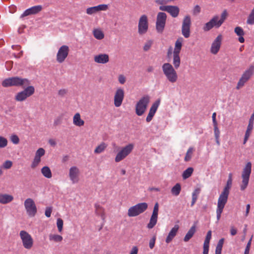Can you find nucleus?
<instances>
[{
  "label": "nucleus",
  "mask_w": 254,
  "mask_h": 254,
  "mask_svg": "<svg viewBox=\"0 0 254 254\" xmlns=\"http://www.w3.org/2000/svg\"><path fill=\"white\" fill-rule=\"evenodd\" d=\"M232 185V174L230 173L228 176V179L227 182V184L224 187L223 191L220 194L217 202V206L216 209V216L217 220L219 221L221 218V213L223 212V209L227 202L228 196L230 192V190Z\"/></svg>",
  "instance_id": "nucleus-1"
},
{
  "label": "nucleus",
  "mask_w": 254,
  "mask_h": 254,
  "mask_svg": "<svg viewBox=\"0 0 254 254\" xmlns=\"http://www.w3.org/2000/svg\"><path fill=\"white\" fill-rule=\"evenodd\" d=\"M175 68L168 63L164 64L162 66L163 74L167 80L172 83H175L178 79V75Z\"/></svg>",
  "instance_id": "nucleus-2"
},
{
  "label": "nucleus",
  "mask_w": 254,
  "mask_h": 254,
  "mask_svg": "<svg viewBox=\"0 0 254 254\" xmlns=\"http://www.w3.org/2000/svg\"><path fill=\"white\" fill-rule=\"evenodd\" d=\"M30 84V81L27 78H22L15 76L5 79L2 82V86H26Z\"/></svg>",
  "instance_id": "nucleus-3"
},
{
  "label": "nucleus",
  "mask_w": 254,
  "mask_h": 254,
  "mask_svg": "<svg viewBox=\"0 0 254 254\" xmlns=\"http://www.w3.org/2000/svg\"><path fill=\"white\" fill-rule=\"evenodd\" d=\"M183 42L184 39L182 37H179L177 39L175 43V47L173 53V64L174 65L173 67L176 69H178L181 64L180 53L183 46Z\"/></svg>",
  "instance_id": "nucleus-4"
},
{
  "label": "nucleus",
  "mask_w": 254,
  "mask_h": 254,
  "mask_svg": "<svg viewBox=\"0 0 254 254\" xmlns=\"http://www.w3.org/2000/svg\"><path fill=\"white\" fill-rule=\"evenodd\" d=\"M252 172V163L248 162L245 165L242 173V182L240 186L241 190H244L248 187Z\"/></svg>",
  "instance_id": "nucleus-5"
},
{
  "label": "nucleus",
  "mask_w": 254,
  "mask_h": 254,
  "mask_svg": "<svg viewBox=\"0 0 254 254\" xmlns=\"http://www.w3.org/2000/svg\"><path fill=\"white\" fill-rule=\"evenodd\" d=\"M150 102V97L148 95L141 98L135 105V113L137 115L142 116L146 111Z\"/></svg>",
  "instance_id": "nucleus-6"
},
{
  "label": "nucleus",
  "mask_w": 254,
  "mask_h": 254,
  "mask_svg": "<svg viewBox=\"0 0 254 254\" xmlns=\"http://www.w3.org/2000/svg\"><path fill=\"white\" fill-rule=\"evenodd\" d=\"M148 208V204L146 202L138 203L130 207L127 212L129 217H135L144 212Z\"/></svg>",
  "instance_id": "nucleus-7"
},
{
  "label": "nucleus",
  "mask_w": 254,
  "mask_h": 254,
  "mask_svg": "<svg viewBox=\"0 0 254 254\" xmlns=\"http://www.w3.org/2000/svg\"><path fill=\"white\" fill-rule=\"evenodd\" d=\"M24 205L28 216L30 217H34L37 212L34 201L32 198H27L24 202Z\"/></svg>",
  "instance_id": "nucleus-8"
},
{
  "label": "nucleus",
  "mask_w": 254,
  "mask_h": 254,
  "mask_svg": "<svg viewBox=\"0 0 254 254\" xmlns=\"http://www.w3.org/2000/svg\"><path fill=\"white\" fill-rule=\"evenodd\" d=\"M19 236L23 247L27 250H30L34 244L31 236L26 231L22 230L19 233Z\"/></svg>",
  "instance_id": "nucleus-9"
},
{
  "label": "nucleus",
  "mask_w": 254,
  "mask_h": 254,
  "mask_svg": "<svg viewBox=\"0 0 254 254\" xmlns=\"http://www.w3.org/2000/svg\"><path fill=\"white\" fill-rule=\"evenodd\" d=\"M191 24L190 16L189 15L185 16L182 22L181 31L182 35L186 38H188L190 36Z\"/></svg>",
  "instance_id": "nucleus-10"
},
{
  "label": "nucleus",
  "mask_w": 254,
  "mask_h": 254,
  "mask_svg": "<svg viewBox=\"0 0 254 254\" xmlns=\"http://www.w3.org/2000/svg\"><path fill=\"white\" fill-rule=\"evenodd\" d=\"M133 148L134 145L132 143H129L123 147L122 149L117 153L115 159V162H119L125 159L131 152Z\"/></svg>",
  "instance_id": "nucleus-11"
},
{
  "label": "nucleus",
  "mask_w": 254,
  "mask_h": 254,
  "mask_svg": "<svg viewBox=\"0 0 254 254\" xmlns=\"http://www.w3.org/2000/svg\"><path fill=\"white\" fill-rule=\"evenodd\" d=\"M167 19V15L163 12H159L157 15L156 29L157 32L162 33L164 29Z\"/></svg>",
  "instance_id": "nucleus-12"
},
{
  "label": "nucleus",
  "mask_w": 254,
  "mask_h": 254,
  "mask_svg": "<svg viewBox=\"0 0 254 254\" xmlns=\"http://www.w3.org/2000/svg\"><path fill=\"white\" fill-rule=\"evenodd\" d=\"M34 87L32 86H28L24 90L18 93L15 97V99L18 101H22L27 97L34 94Z\"/></svg>",
  "instance_id": "nucleus-13"
},
{
  "label": "nucleus",
  "mask_w": 254,
  "mask_h": 254,
  "mask_svg": "<svg viewBox=\"0 0 254 254\" xmlns=\"http://www.w3.org/2000/svg\"><path fill=\"white\" fill-rule=\"evenodd\" d=\"M148 29V18L146 15L140 16L138 25V32L140 35L145 34Z\"/></svg>",
  "instance_id": "nucleus-14"
},
{
  "label": "nucleus",
  "mask_w": 254,
  "mask_h": 254,
  "mask_svg": "<svg viewBox=\"0 0 254 254\" xmlns=\"http://www.w3.org/2000/svg\"><path fill=\"white\" fill-rule=\"evenodd\" d=\"M69 51V47L66 45L61 46L57 54V61L59 63H63L67 58Z\"/></svg>",
  "instance_id": "nucleus-15"
},
{
  "label": "nucleus",
  "mask_w": 254,
  "mask_h": 254,
  "mask_svg": "<svg viewBox=\"0 0 254 254\" xmlns=\"http://www.w3.org/2000/svg\"><path fill=\"white\" fill-rule=\"evenodd\" d=\"M159 9L167 12L174 18L178 17L180 12L179 7L175 5H161L159 7Z\"/></svg>",
  "instance_id": "nucleus-16"
},
{
  "label": "nucleus",
  "mask_w": 254,
  "mask_h": 254,
  "mask_svg": "<svg viewBox=\"0 0 254 254\" xmlns=\"http://www.w3.org/2000/svg\"><path fill=\"white\" fill-rule=\"evenodd\" d=\"M125 96L124 90L119 88L117 89L114 97V104L116 107H119L122 104Z\"/></svg>",
  "instance_id": "nucleus-17"
},
{
  "label": "nucleus",
  "mask_w": 254,
  "mask_h": 254,
  "mask_svg": "<svg viewBox=\"0 0 254 254\" xmlns=\"http://www.w3.org/2000/svg\"><path fill=\"white\" fill-rule=\"evenodd\" d=\"M158 211L159 204L158 202H156L154 205L153 212L150 217L149 222L147 224V227L148 229L153 228L156 224L158 219Z\"/></svg>",
  "instance_id": "nucleus-18"
},
{
  "label": "nucleus",
  "mask_w": 254,
  "mask_h": 254,
  "mask_svg": "<svg viewBox=\"0 0 254 254\" xmlns=\"http://www.w3.org/2000/svg\"><path fill=\"white\" fill-rule=\"evenodd\" d=\"M222 37L221 35H218L212 43L210 52L212 54L216 55L219 52L222 42Z\"/></svg>",
  "instance_id": "nucleus-19"
},
{
  "label": "nucleus",
  "mask_w": 254,
  "mask_h": 254,
  "mask_svg": "<svg viewBox=\"0 0 254 254\" xmlns=\"http://www.w3.org/2000/svg\"><path fill=\"white\" fill-rule=\"evenodd\" d=\"M43 8V6L41 5L32 6L25 10L20 17H24L28 15L37 14L41 11Z\"/></svg>",
  "instance_id": "nucleus-20"
},
{
  "label": "nucleus",
  "mask_w": 254,
  "mask_h": 254,
  "mask_svg": "<svg viewBox=\"0 0 254 254\" xmlns=\"http://www.w3.org/2000/svg\"><path fill=\"white\" fill-rule=\"evenodd\" d=\"M45 151L42 148H39L35 153V156L31 165L33 169L36 168L41 161V157L45 154Z\"/></svg>",
  "instance_id": "nucleus-21"
},
{
  "label": "nucleus",
  "mask_w": 254,
  "mask_h": 254,
  "mask_svg": "<svg viewBox=\"0 0 254 254\" xmlns=\"http://www.w3.org/2000/svg\"><path fill=\"white\" fill-rule=\"evenodd\" d=\"M108 8L107 4H102L97 6L88 7L86 9V13L89 15H91L100 11H105Z\"/></svg>",
  "instance_id": "nucleus-22"
},
{
  "label": "nucleus",
  "mask_w": 254,
  "mask_h": 254,
  "mask_svg": "<svg viewBox=\"0 0 254 254\" xmlns=\"http://www.w3.org/2000/svg\"><path fill=\"white\" fill-rule=\"evenodd\" d=\"M79 170L77 167L75 166L72 167L69 169V176L70 179L73 183L78 182L79 180L78 176Z\"/></svg>",
  "instance_id": "nucleus-23"
},
{
  "label": "nucleus",
  "mask_w": 254,
  "mask_h": 254,
  "mask_svg": "<svg viewBox=\"0 0 254 254\" xmlns=\"http://www.w3.org/2000/svg\"><path fill=\"white\" fill-rule=\"evenodd\" d=\"M94 61L95 63L100 64H105L109 61V56L106 54H100L94 57Z\"/></svg>",
  "instance_id": "nucleus-24"
},
{
  "label": "nucleus",
  "mask_w": 254,
  "mask_h": 254,
  "mask_svg": "<svg viewBox=\"0 0 254 254\" xmlns=\"http://www.w3.org/2000/svg\"><path fill=\"white\" fill-rule=\"evenodd\" d=\"M159 104H160V101L158 100L152 104V105L151 106V107L149 110V113H148V114L146 117V121L147 122L149 123L152 120L153 116H154V115L157 110V108L159 105Z\"/></svg>",
  "instance_id": "nucleus-25"
},
{
  "label": "nucleus",
  "mask_w": 254,
  "mask_h": 254,
  "mask_svg": "<svg viewBox=\"0 0 254 254\" xmlns=\"http://www.w3.org/2000/svg\"><path fill=\"white\" fill-rule=\"evenodd\" d=\"M216 20L217 17H213L212 18L209 22L205 23V24L204 25L203 27V30L204 31H208L214 27L218 28Z\"/></svg>",
  "instance_id": "nucleus-26"
},
{
  "label": "nucleus",
  "mask_w": 254,
  "mask_h": 254,
  "mask_svg": "<svg viewBox=\"0 0 254 254\" xmlns=\"http://www.w3.org/2000/svg\"><path fill=\"white\" fill-rule=\"evenodd\" d=\"M14 199L13 196L7 193H0V203L6 204L11 202Z\"/></svg>",
  "instance_id": "nucleus-27"
},
{
  "label": "nucleus",
  "mask_w": 254,
  "mask_h": 254,
  "mask_svg": "<svg viewBox=\"0 0 254 254\" xmlns=\"http://www.w3.org/2000/svg\"><path fill=\"white\" fill-rule=\"evenodd\" d=\"M179 229V226L178 225H175L174 227L171 230L168 236L166 239V242L167 243H169L171 242L173 238L176 236L178 231Z\"/></svg>",
  "instance_id": "nucleus-28"
},
{
  "label": "nucleus",
  "mask_w": 254,
  "mask_h": 254,
  "mask_svg": "<svg viewBox=\"0 0 254 254\" xmlns=\"http://www.w3.org/2000/svg\"><path fill=\"white\" fill-rule=\"evenodd\" d=\"M254 73V65H251L249 67L243 72L241 77L244 79L247 80L248 81L251 78Z\"/></svg>",
  "instance_id": "nucleus-29"
},
{
  "label": "nucleus",
  "mask_w": 254,
  "mask_h": 254,
  "mask_svg": "<svg viewBox=\"0 0 254 254\" xmlns=\"http://www.w3.org/2000/svg\"><path fill=\"white\" fill-rule=\"evenodd\" d=\"M234 32L239 36L238 40L241 43H243L245 42V39L243 37L245 35V32L243 28L240 26H237L234 29Z\"/></svg>",
  "instance_id": "nucleus-30"
},
{
  "label": "nucleus",
  "mask_w": 254,
  "mask_h": 254,
  "mask_svg": "<svg viewBox=\"0 0 254 254\" xmlns=\"http://www.w3.org/2000/svg\"><path fill=\"white\" fill-rule=\"evenodd\" d=\"M73 123L77 127H81L84 125V121L81 119L80 115L79 113H77L74 115Z\"/></svg>",
  "instance_id": "nucleus-31"
},
{
  "label": "nucleus",
  "mask_w": 254,
  "mask_h": 254,
  "mask_svg": "<svg viewBox=\"0 0 254 254\" xmlns=\"http://www.w3.org/2000/svg\"><path fill=\"white\" fill-rule=\"evenodd\" d=\"M215 16L217 17L216 22L217 27H220L221 26V25L223 23V22L225 21V20L226 19L228 16V12L226 10H223V11L221 14V18L219 20L218 16L216 15Z\"/></svg>",
  "instance_id": "nucleus-32"
},
{
  "label": "nucleus",
  "mask_w": 254,
  "mask_h": 254,
  "mask_svg": "<svg viewBox=\"0 0 254 254\" xmlns=\"http://www.w3.org/2000/svg\"><path fill=\"white\" fill-rule=\"evenodd\" d=\"M95 212L97 215L100 216L103 220L105 218V210L103 207L98 204L95 205Z\"/></svg>",
  "instance_id": "nucleus-33"
},
{
  "label": "nucleus",
  "mask_w": 254,
  "mask_h": 254,
  "mask_svg": "<svg viewBox=\"0 0 254 254\" xmlns=\"http://www.w3.org/2000/svg\"><path fill=\"white\" fill-rule=\"evenodd\" d=\"M195 232V227L194 226H192L189 230L187 234L184 237V240L185 242H188L193 236Z\"/></svg>",
  "instance_id": "nucleus-34"
},
{
  "label": "nucleus",
  "mask_w": 254,
  "mask_h": 254,
  "mask_svg": "<svg viewBox=\"0 0 254 254\" xmlns=\"http://www.w3.org/2000/svg\"><path fill=\"white\" fill-rule=\"evenodd\" d=\"M94 37L98 40H102L104 38L103 32L100 29H95L93 31Z\"/></svg>",
  "instance_id": "nucleus-35"
},
{
  "label": "nucleus",
  "mask_w": 254,
  "mask_h": 254,
  "mask_svg": "<svg viewBox=\"0 0 254 254\" xmlns=\"http://www.w3.org/2000/svg\"><path fill=\"white\" fill-rule=\"evenodd\" d=\"M107 145L105 142H102L95 149L94 152L95 154H100L103 152L107 148Z\"/></svg>",
  "instance_id": "nucleus-36"
},
{
  "label": "nucleus",
  "mask_w": 254,
  "mask_h": 254,
  "mask_svg": "<svg viewBox=\"0 0 254 254\" xmlns=\"http://www.w3.org/2000/svg\"><path fill=\"white\" fill-rule=\"evenodd\" d=\"M50 241L55 243H60L62 241L63 238L62 236L58 234H51L49 236Z\"/></svg>",
  "instance_id": "nucleus-37"
},
{
  "label": "nucleus",
  "mask_w": 254,
  "mask_h": 254,
  "mask_svg": "<svg viewBox=\"0 0 254 254\" xmlns=\"http://www.w3.org/2000/svg\"><path fill=\"white\" fill-rule=\"evenodd\" d=\"M181 187L180 184H176L171 189V193L175 195L178 196L181 191Z\"/></svg>",
  "instance_id": "nucleus-38"
},
{
  "label": "nucleus",
  "mask_w": 254,
  "mask_h": 254,
  "mask_svg": "<svg viewBox=\"0 0 254 254\" xmlns=\"http://www.w3.org/2000/svg\"><path fill=\"white\" fill-rule=\"evenodd\" d=\"M194 151V148L192 147H190L187 151L184 160L186 162L190 161L192 157L193 153Z\"/></svg>",
  "instance_id": "nucleus-39"
},
{
  "label": "nucleus",
  "mask_w": 254,
  "mask_h": 254,
  "mask_svg": "<svg viewBox=\"0 0 254 254\" xmlns=\"http://www.w3.org/2000/svg\"><path fill=\"white\" fill-rule=\"evenodd\" d=\"M193 172V169L192 167H189L185 170L182 174L184 179H187L191 176Z\"/></svg>",
  "instance_id": "nucleus-40"
},
{
  "label": "nucleus",
  "mask_w": 254,
  "mask_h": 254,
  "mask_svg": "<svg viewBox=\"0 0 254 254\" xmlns=\"http://www.w3.org/2000/svg\"><path fill=\"white\" fill-rule=\"evenodd\" d=\"M253 128V126H251L250 125H248L247 127V128L245 133V137L244 139V144H245L247 140H248L250 134L251 133V132Z\"/></svg>",
  "instance_id": "nucleus-41"
},
{
  "label": "nucleus",
  "mask_w": 254,
  "mask_h": 254,
  "mask_svg": "<svg viewBox=\"0 0 254 254\" xmlns=\"http://www.w3.org/2000/svg\"><path fill=\"white\" fill-rule=\"evenodd\" d=\"M224 239L223 238H222L221 239L217 245V246H216V250H215V254H221V251H222V247H223V243H224Z\"/></svg>",
  "instance_id": "nucleus-42"
},
{
  "label": "nucleus",
  "mask_w": 254,
  "mask_h": 254,
  "mask_svg": "<svg viewBox=\"0 0 254 254\" xmlns=\"http://www.w3.org/2000/svg\"><path fill=\"white\" fill-rule=\"evenodd\" d=\"M247 23L249 25L254 24V7L253 8L248 17Z\"/></svg>",
  "instance_id": "nucleus-43"
},
{
  "label": "nucleus",
  "mask_w": 254,
  "mask_h": 254,
  "mask_svg": "<svg viewBox=\"0 0 254 254\" xmlns=\"http://www.w3.org/2000/svg\"><path fill=\"white\" fill-rule=\"evenodd\" d=\"M247 81H248L247 80L244 79L242 77H241V78H240L239 81L237 83V84L236 88L237 90H239V89H241V88H242L245 85V83Z\"/></svg>",
  "instance_id": "nucleus-44"
},
{
  "label": "nucleus",
  "mask_w": 254,
  "mask_h": 254,
  "mask_svg": "<svg viewBox=\"0 0 254 254\" xmlns=\"http://www.w3.org/2000/svg\"><path fill=\"white\" fill-rule=\"evenodd\" d=\"M63 225H64L63 220L60 218H58L57 220V226L58 228V231L60 233H61L63 231Z\"/></svg>",
  "instance_id": "nucleus-45"
},
{
  "label": "nucleus",
  "mask_w": 254,
  "mask_h": 254,
  "mask_svg": "<svg viewBox=\"0 0 254 254\" xmlns=\"http://www.w3.org/2000/svg\"><path fill=\"white\" fill-rule=\"evenodd\" d=\"M7 145V140L4 137L0 136V148H4Z\"/></svg>",
  "instance_id": "nucleus-46"
},
{
  "label": "nucleus",
  "mask_w": 254,
  "mask_h": 254,
  "mask_svg": "<svg viewBox=\"0 0 254 254\" xmlns=\"http://www.w3.org/2000/svg\"><path fill=\"white\" fill-rule=\"evenodd\" d=\"M211 238V231H209L206 235L203 245H209L210 240Z\"/></svg>",
  "instance_id": "nucleus-47"
},
{
  "label": "nucleus",
  "mask_w": 254,
  "mask_h": 254,
  "mask_svg": "<svg viewBox=\"0 0 254 254\" xmlns=\"http://www.w3.org/2000/svg\"><path fill=\"white\" fill-rule=\"evenodd\" d=\"M156 237L155 236L152 237V238L150 240L149 243V247L150 249H153L154 247L155 241H156Z\"/></svg>",
  "instance_id": "nucleus-48"
},
{
  "label": "nucleus",
  "mask_w": 254,
  "mask_h": 254,
  "mask_svg": "<svg viewBox=\"0 0 254 254\" xmlns=\"http://www.w3.org/2000/svg\"><path fill=\"white\" fill-rule=\"evenodd\" d=\"M152 44V41H151L150 40L147 41L145 43L144 47H143L144 51H148L150 49V48H151Z\"/></svg>",
  "instance_id": "nucleus-49"
},
{
  "label": "nucleus",
  "mask_w": 254,
  "mask_h": 254,
  "mask_svg": "<svg viewBox=\"0 0 254 254\" xmlns=\"http://www.w3.org/2000/svg\"><path fill=\"white\" fill-rule=\"evenodd\" d=\"M12 165V161H11L10 160H7L3 163V167L4 169H8L11 167Z\"/></svg>",
  "instance_id": "nucleus-50"
},
{
  "label": "nucleus",
  "mask_w": 254,
  "mask_h": 254,
  "mask_svg": "<svg viewBox=\"0 0 254 254\" xmlns=\"http://www.w3.org/2000/svg\"><path fill=\"white\" fill-rule=\"evenodd\" d=\"M252 240V237L250 239V240L249 241V242H248V243L247 244L245 250L244 254H249L250 250V248H251V246Z\"/></svg>",
  "instance_id": "nucleus-51"
},
{
  "label": "nucleus",
  "mask_w": 254,
  "mask_h": 254,
  "mask_svg": "<svg viewBox=\"0 0 254 254\" xmlns=\"http://www.w3.org/2000/svg\"><path fill=\"white\" fill-rule=\"evenodd\" d=\"M214 127V134L215 137H220V130L218 127V125H213Z\"/></svg>",
  "instance_id": "nucleus-52"
},
{
  "label": "nucleus",
  "mask_w": 254,
  "mask_h": 254,
  "mask_svg": "<svg viewBox=\"0 0 254 254\" xmlns=\"http://www.w3.org/2000/svg\"><path fill=\"white\" fill-rule=\"evenodd\" d=\"M11 141L14 143V144H18L19 142V139L17 135H12L10 137Z\"/></svg>",
  "instance_id": "nucleus-53"
},
{
  "label": "nucleus",
  "mask_w": 254,
  "mask_h": 254,
  "mask_svg": "<svg viewBox=\"0 0 254 254\" xmlns=\"http://www.w3.org/2000/svg\"><path fill=\"white\" fill-rule=\"evenodd\" d=\"M200 191V189L199 188L196 189L192 194V197L195 198L197 199V197L198 194H199Z\"/></svg>",
  "instance_id": "nucleus-54"
},
{
  "label": "nucleus",
  "mask_w": 254,
  "mask_h": 254,
  "mask_svg": "<svg viewBox=\"0 0 254 254\" xmlns=\"http://www.w3.org/2000/svg\"><path fill=\"white\" fill-rule=\"evenodd\" d=\"M118 80L121 84H123L126 82V78L124 75L120 74L118 77Z\"/></svg>",
  "instance_id": "nucleus-55"
},
{
  "label": "nucleus",
  "mask_w": 254,
  "mask_h": 254,
  "mask_svg": "<svg viewBox=\"0 0 254 254\" xmlns=\"http://www.w3.org/2000/svg\"><path fill=\"white\" fill-rule=\"evenodd\" d=\"M200 12V7L198 5H195L193 9V14L197 15Z\"/></svg>",
  "instance_id": "nucleus-56"
},
{
  "label": "nucleus",
  "mask_w": 254,
  "mask_h": 254,
  "mask_svg": "<svg viewBox=\"0 0 254 254\" xmlns=\"http://www.w3.org/2000/svg\"><path fill=\"white\" fill-rule=\"evenodd\" d=\"M138 252V247L137 246H133L129 252V254H137Z\"/></svg>",
  "instance_id": "nucleus-57"
},
{
  "label": "nucleus",
  "mask_w": 254,
  "mask_h": 254,
  "mask_svg": "<svg viewBox=\"0 0 254 254\" xmlns=\"http://www.w3.org/2000/svg\"><path fill=\"white\" fill-rule=\"evenodd\" d=\"M42 173L43 174V175L46 177L48 178V166H45L42 169Z\"/></svg>",
  "instance_id": "nucleus-58"
},
{
  "label": "nucleus",
  "mask_w": 254,
  "mask_h": 254,
  "mask_svg": "<svg viewBox=\"0 0 254 254\" xmlns=\"http://www.w3.org/2000/svg\"><path fill=\"white\" fill-rule=\"evenodd\" d=\"M216 113L215 112L212 114V122L213 125H218L216 119Z\"/></svg>",
  "instance_id": "nucleus-59"
},
{
  "label": "nucleus",
  "mask_w": 254,
  "mask_h": 254,
  "mask_svg": "<svg viewBox=\"0 0 254 254\" xmlns=\"http://www.w3.org/2000/svg\"><path fill=\"white\" fill-rule=\"evenodd\" d=\"M209 245H203V254H208Z\"/></svg>",
  "instance_id": "nucleus-60"
},
{
  "label": "nucleus",
  "mask_w": 254,
  "mask_h": 254,
  "mask_svg": "<svg viewBox=\"0 0 254 254\" xmlns=\"http://www.w3.org/2000/svg\"><path fill=\"white\" fill-rule=\"evenodd\" d=\"M155 2H156V3L159 4L163 5L164 4L167 3L168 2V0H155Z\"/></svg>",
  "instance_id": "nucleus-61"
},
{
  "label": "nucleus",
  "mask_w": 254,
  "mask_h": 254,
  "mask_svg": "<svg viewBox=\"0 0 254 254\" xmlns=\"http://www.w3.org/2000/svg\"><path fill=\"white\" fill-rule=\"evenodd\" d=\"M254 113L251 116L249 121V124L251 126L254 125Z\"/></svg>",
  "instance_id": "nucleus-62"
},
{
  "label": "nucleus",
  "mask_w": 254,
  "mask_h": 254,
  "mask_svg": "<svg viewBox=\"0 0 254 254\" xmlns=\"http://www.w3.org/2000/svg\"><path fill=\"white\" fill-rule=\"evenodd\" d=\"M230 233H231V235L234 236L237 234V230L234 227H232L230 229Z\"/></svg>",
  "instance_id": "nucleus-63"
},
{
  "label": "nucleus",
  "mask_w": 254,
  "mask_h": 254,
  "mask_svg": "<svg viewBox=\"0 0 254 254\" xmlns=\"http://www.w3.org/2000/svg\"><path fill=\"white\" fill-rule=\"evenodd\" d=\"M49 143L53 147H55L57 144V142H56V140L54 139L49 140Z\"/></svg>",
  "instance_id": "nucleus-64"
}]
</instances>
